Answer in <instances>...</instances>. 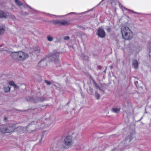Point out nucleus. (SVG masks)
Here are the masks:
<instances>
[{
    "mask_svg": "<svg viewBox=\"0 0 151 151\" xmlns=\"http://www.w3.org/2000/svg\"><path fill=\"white\" fill-rule=\"evenodd\" d=\"M121 33L122 38L125 40H130L133 37V33L129 28L127 26H123L121 28Z\"/></svg>",
    "mask_w": 151,
    "mask_h": 151,
    "instance_id": "obj_1",
    "label": "nucleus"
},
{
    "mask_svg": "<svg viewBox=\"0 0 151 151\" xmlns=\"http://www.w3.org/2000/svg\"><path fill=\"white\" fill-rule=\"evenodd\" d=\"M11 55L14 58L19 60H24L29 56L27 54L21 51L13 52Z\"/></svg>",
    "mask_w": 151,
    "mask_h": 151,
    "instance_id": "obj_2",
    "label": "nucleus"
},
{
    "mask_svg": "<svg viewBox=\"0 0 151 151\" xmlns=\"http://www.w3.org/2000/svg\"><path fill=\"white\" fill-rule=\"evenodd\" d=\"M134 132H133L132 134H130L125 139L124 141L121 144V145L122 144H124V147L123 148L124 149L129 148V146L127 145L128 143L129 142L132 143L135 140V138L134 137Z\"/></svg>",
    "mask_w": 151,
    "mask_h": 151,
    "instance_id": "obj_3",
    "label": "nucleus"
},
{
    "mask_svg": "<svg viewBox=\"0 0 151 151\" xmlns=\"http://www.w3.org/2000/svg\"><path fill=\"white\" fill-rule=\"evenodd\" d=\"M103 0H102V1L100 2H101ZM110 2L111 3V6L112 7L114 8L115 11H116V6L117 4H119V7L122 9H124L125 10H126L128 12H131L132 13H134L136 14H138V13L136 12H134L132 10H131L129 9H128L124 7L121 4L119 3L118 0H117L118 2H116L115 1V0H110Z\"/></svg>",
    "mask_w": 151,
    "mask_h": 151,
    "instance_id": "obj_4",
    "label": "nucleus"
},
{
    "mask_svg": "<svg viewBox=\"0 0 151 151\" xmlns=\"http://www.w3.org/2000/svg\"><path fill=\"white\" fill-rule=\"evenodd\" d=\"M59 53L55 51H54L52 54H50L48 56V58L50 59L52 61L55 62H58L59 61Z\"/></svg>",
    "mask_w": 151,
    "mask_h": 151,
    "instance_id": "obj_5",
    "label": "nucleus"
},
{
    "mask_svg": "<svg viewBox=\"0 0 151 151\" xmlns=\"http://www.w3.org/2000/svg\"><path fill=\"white\" fill-rule=\"evenodd\" d=\"M14 129V127L12 126L11 127H10L8 129L6 125H2L0 128V131L4 133H11L13 131Z\"/></svg>",
    "mask_w": 151,
    "mask_h": 151,
    "instance_id": "obj_6",
    "label": "nucleus"
},
{
    "mask_svg": "<svg viewBox=\"0 0 151 151\" xmlns=\"http://www.w3.org/2000/svg\"><path fill=\"white\" fill-rule=\"evenodd\" d=\"M52 22L55 25H59L67 26L70 24L69 21L64 20H54L52 21Z\"/></svg>",
    "mask_w": 151,
    "mask_h": 151,
    "instance_id": "obj_7",
    "label": "nucleus"
},
{
    "mask_svg": "<svg viewBox=\"0 0 151 151\" xmlns=\"http://www.w3.org/2000/svg\"><path fill=\"white\" fill-rule=\"evenodd\" d=\"M64 144L67 146L72 145L73 143V140L71 136H68L66 137L64 139Z\"/></svg>",
    "mask_w": 151,
    "mask_h": 151,
    "instance_id": "obj_8",
    "label": "nucleus"
},
{
    "mask_svg": "<svg viewBox=\"0 0 151 151\" xmlns=\"http://www.w3.org/2000/svg\"><path fill=\"white\" fill-rule=\"evenodd\" d=\"M97 34L101 38L104 37L105 36V33L104 30L101 27L99 28L98 30Z\"/></svg>",
    "mask_w": 151,
    "mask_h": 151,
    "instance_id": "obj_9",
    "label": "nucleus"
},
{
    "mask_svg": "<svg viewBox=\"0 0 151 151\" xmlns=\"http://www.w3.org/2000/svg\"><path fill=\"white\" fill-rule=\"evenodd\" d=\"M71 136L72 137V139L73 140V139H76L78 138L79 136V135L78 132H76L73 133Z\"/></svg>",
    "mask_w": 151,
    "mask_h": 151,
    "instance_id": "obj_10",
    "label": "nucleus"
},
{
    "mask_svg": "<svg viewBox=\"0 0 151 151\" xmlns=\"http://www.w3.org/2000/svg\"><path fill=\"white\" fill-rule=\"evenodd\" d=\"M148 50L149 52V56L151 60V41L149 42Z\"/></svg>",
    "mask_w": 151,
    "mask_h": 151,
    "instance_id": "obj_11",
    "label": "nucleus"
},
{
    "mask_svg": "<svg viewBox=\"0 0 151 151\" xmlns=\"http://www.w3.org/2000/svg\"><path fill=\"white\" fill-rule=\"evenodd\" d=\"M132 65L135 69H137L138 68V63L136 60H133Z\"/></svg>",
    "mask_w": 151,
    "mask_h": 151,
    "instance_id": "obj_12",
    "label": "nucleus"
},
{
    "mask_svg": "<svg viewBox=\"0 0 151 151\" xmlns=\"http://www.w3.org/2000/svg\"><path fill=\"white\" fill-rule=\"evenodd\" d=\"M7 16L6 14L3 12L0 11V18H6Z\"/></svg>",
    "mask_w": 151,
    "mask_h": 151,
    "instance_id": "obj_13",
    "label": "nucleus"
},
{
    "mask_svg": "<svg viewBox=\"0 0 151 151\" xmlns=\"http://www.w3.org/2000/svg\"><path fill=\"white\" fill-rule=\"evenodd\" d=\"M111 110L112 111L116 113H118L119 112L120 109L118 108H114L112 109Z\"/></svg>",
    "mask_w": 151,
    "mask_h": 151,
    "instance_id": "obj_14",
    "label": "nucleus"
},
{
    "mask_svg": "<svg viewBox=\"0 0 151 151\" xmlns=\"http://www.w3.org/2000/svg\"><path fill=\"white\" fill-rule=\"evenodd\" d=\"M10 89V87L9 86H7L4 87V91L5 92H9Z\"/></svg>",
    "mask_w": 151,
    "mask_h": 151,
    "instance_id": "obj_15",
    "label": "nucleus"
},
{
    "mask_svg": "<svg viewBox=\"0 0 151 151\" xmlns=\"http://www.w3.org/2000/svg\"><path fill=\"white\" fill-rule=\"evenodd\" d=\"M14 1L16 4L19 6L22 5L23 4L19 0H14Z\"/></svg>",
    "mask_w": 151,
    "mask_h": 151,
    "instance_id": "obj_16",
    "label": "nucleus"
},
{
    "mask_svg": "<svg viewBox=\"0 0 151 151\" xmlns=\"http://www.w3.org/2000/svg\"><path fill=\"white\" fill-rule=\"evenodd\" d=\"M9 84L10 85L13 86L14 88H16L17 87L16 85L14 84V82L13 81H11L9 82Z\"/></svg>",
    "mask_w": 151,
    "mask_h": 151,
    "instance_id": "obj_17",
    "label": "nucleus"
},
{
    "mask_svg": "<svg viewBox=\"0 0 151 151\" xmlns=\"http://www.w3.org/2000/svg\"><path fill=\"white\" fill-rule=\"evenodd\" d=\"M47 40L49 41H51L53 40L52 37L50 35L48 36L47 37Z\"/></svg>",
    "mask_w": 151,
    "mask_h": 151,
    "instance_id": "obj_18",
    "label": "nucleus"
},
{
    "mask_svg": "<svg viewBox=\"0 0 151 151\" xmlns=\"http://www.w3.org/2000/svg\"><path fill=\"white\" fill-rule=\"evenodd\" d=\"M34 50L35 51L39 52L40 50L39 47H36L34 48Z\"/></svg>",
    "mask_w": 151,
    "mask_h": 151,
    "instance_id": "obj_19",
    "label": "nucleus"
},
{
    "mask_svg": "<svg viewBox=\"0 0 151 151\" xmlns=\"http://www.w3.org/2000/svg\"><path fill=\"white\" fill-rule=\"evenodd\" d=\"M4 29L3 28L0 29V35H2L4 32Z\"/></svg>",
    "mask_w": 151,
    "mask_h": 151,
    "instance_id": "obj_20",
    "label": "nucleus"
},
{
    "mask_svg": "<svg viewBox=\"0 0 151 151\" xmlns=\"http://www.w3.org/2000/svg\"><path fill=\"white\" fill-rule=\"evenodd\" d=\"M95 97L97 99H99L100 97V95L99 94L97 93H95Z\"/></svg>",
    "mask_w": 151,
    "mask_h": 151,
    "instance_id": "obj_21",
    "label": "nucleus"
},
{
    "mask_svg": "<svg viewBox=\"0 0 151 151\" xmlns=\"http://www.w3.org/2000/svg\"><path fill=\"white\" fill-rule=\"evenodd\" d=\"M140 47H138V48H136V49L135 50V52H139L140 50Z\"/></svg>",
    "mask_w": 151,
    "mask_h": 151,
    "instance_id": "obj_22",
    "label": "nucleus"
},
{
    "mask_svg": "<svg viewBox=\"0 0 151 151\" xmlns=\"http://www.w3.org/2000/svg\"><path fill=\"white\" fill-rule=\"evenodd\" d=\"M45 82L47 83V84L48 85H49L51 83L50 81H48L46 80H45Z\"/></svg>",
    "mask_w": 151,
    "mask_h": 151,
    "instance_id": "obj_23",
    "label": "nucleus"
},
{
    "mask_svg": "<svg viewBox=\"0 0 151 151\" xmlns=\"http://www.w3.org/2000/svg\"><path fill=\"white\" fill-rule=\"evenodd\" d=\"M18 129H21V130H22V131H24V129H26L25 128L21 127H18Z\"/></svg>",
    "mask_w": 151,
    "mask_h": 151,
    "instance_id": "obj_24",
    "label": "nucleus"
},
{
    "mask_svg": "<svg viewBox=\"0 0 151 151\" xmlns=\"http://www.w3.org/2000/svg\"><path fill=\"white\" fill-rule=\"evenodd\" d=\"M69 39V37L68 36H65L64 37V39L65 40H68Z\"/></svg>",
    "mask_w": 151,
    "mask_h": 151,
    "instance_id": "obj_25",
    "label": "nucleus"
},
{
    "mask_svg": "<svg viewBox=\"0 0 151 151\" xmlns=\"http://www.w3.org/2000/svg\"><path fill=\"white\" fill-rule=\"evenodd\" d=\"M106 30L108 32H109L110 30V28L109 27H107L106 28Z\"/></svg>",
    "mask_w": 151,
    "mask_h": 151,
    "instance_id": "obj_26",
    "label": "nucleus"
},
{
    "mask_svg": "<svg viewBox=\"0 0 151 151\" xmlns=\"http://www.w3.org/2000/svg\"><path fill=\"white\" fill-rule=\"evenodd\" d=\"M76 14V12H70V13L66 15L65 16H67L68 15H69V14Z\"/></svg>",
    "mask_w": 151,
    "mask_h": 151,
    "instance_id": "obj_27",
    "label": "nucleus"
},
{
    "mask_svg": "<svg viewBox=\"0 0 151 151\" xmlns=\"http://www.w3.org/2000/svg\"><path fill=\"white\" fill-rule=\"evenodd\" d=\"M40 138H41V139H40V141H39V143H41V142H41V141H42V136H40Z\"/></svg>",
    "mask_w": 151,
    "mask_h": 151,
    "instance_id": "obj_28",
    "label": "nucleus"
},
{
    "mask_svg": "<svg viewBox=\"0 0 151 151\" xmlns=\"http://www.w3.org/2000/svg\"><path fill=\"white\" fill-rule=\"evenodd\" d=\"M44 100H45L44 99H40V100H38V101H42H42H44Z\"/></svg>",
    "mask_w": 151,
    "mask_h": 151,
    "instance_id": "obj_29",
    "label": "nucleus"
},
{
    "mask_svg": "<svg viewBox=\"0 0 151 151\" xmlns=\"http://www.w3.org/2000/svg\"><path fill=\"white\" fill-rule=\"evenodd\" d=\"M44 60H42L41 61H40V62L39 63V64H40V63H41L42 62H43V61H44Z\"/></svg>",
    "mask_w": 151,
    "mask_h": 151,
    "instance_id": "obj_30",
    "label": "nucleus"
},
{
    "mask_svg": "<svg viewBox=\"0 0 151 151\" xmlns=\"http://www.w3.org/2000/svg\"><path fill=\"white\" fill-rule=\"evenodd\" d=\"M109 67L111 69H112L113 68V66L112 65H110L109 66Z\"/></svg>",
    "mask_w": 151,
    "mask_h": 151,
    "instance_id": "obj_31",
    "label": "nucleus"
},
{
    "mask_svg": "<svg viewBox=\"0 0 151 151\" xmlns=\"http://www.w3.org/2000/svg\"><path fill=\"white\" fill-rule=\"evenodd\" d=\"M135 83L136 86H137V84L138 83V82L137 81L135 82Z\"/></svg>",
    "mask_w": 151,
    "mask_h": 151,
    "instance_id": "obj_32",
    "label": "nucleus"
},
{
    "mask_svg": "<svg viewBox=\"0 0 151 151\" xmlns=\"http://www.w3.org/2000/svg\"><path fill=\"white\" fill-rule=\"evenodd\" d=\"M32 101V98H31L30 100H29V101Z\"/></svg>",
    "mask_w": 151,
    "mask_h": 151,
    "instance_id": "obj_33",
    "label": "nucleus"
},
{
    "mask_svg": "<svg viewBox=\"0 0 151 151\" xmlns=\"http://www.w3.org/2000/svg\"><path fill=\"white\" fill-rule=\"evenodd\" d=\"M33 122H32L30 124V125H29V126H31V125H32V124H33Z\"/></svg>",
    "mask_w": 151,
    "mask_h": 151,
    "instance_id": "obj_34",
    "label": "nucleus"
},
{
    "mask_svg": "<svg viewBox=\"0 0 151 151\" xmlns=\"http://www.w3.org/2000/svg\"><path fill=\"white\" fill-rule=\"evenodd\" d=\"M115 1H116V3L118 2L117 0H115Z\"/></svg>",
    "mask_w": 151,
    "mask_h": 151,
    "instance_id": "obj_35",
    "label": "nucleus"
},
{
    "mask_svg": "<svg viewBox=\"0 0 151 151\" xmlns=\"http://www.w3.org/2000/svg\"><path fill=\"white\" fill-rule=\"evenodd\" d=\"M26 6H27V7H29V6H28L27 4V5H26Z\"/></svg>",
    "mask_w": 151,
    "mask_h": 151,
    "instance_id": "obj_36",
    "label": "nucleus"
},
{
    "mask_svg": "<svg viewBox=\"0 0 151 151\" xmlns=\"http://www.w3.org/2000/svg\"><path fill=\"white\" fill-rule=\"evenodd\" d=\"M52 15L53 16H56L55 15Z\"/></svg>",
    "mask_w": 151,
    "mask_h": 151,
    "instance_id": "obj_37",
    "label": "nucleus"
},
{
    "mask_svg": "<svg viewBox=\"0 0 151 151\" xmlns=\"http://www.w3.org/2000/svg\"><path fill=\"white\" fill-rule=\"evenodd\" d=\"M4 119L5 120H6V118L5 117L4 118Z\"/></svg>",
    "mask_w": 151,
    "mask_h": 151,
    "instance_id": "obj_38",
    "label": "nucleus"
}]
</instances>
